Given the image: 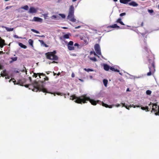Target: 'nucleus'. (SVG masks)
Wrapping results in <instances>:
<instances>
[{"label": "nucleus", "instance_id": "f8f14e48", "mask_svg": "<svg viewBox=\"0 0 159 159\" xmlns=\"http://www.w3.org/2000/svg\"><path fill=\"white\" fill-rule=\"evenodd\" d=\"M33 20L35 21L42 22L43 21L42 19L36 17H34L33 18Z\"/></svg>", "mask_w": 159, "mask_h": 159}, {"label": "nucleus", "instance_id": "0e129e2a", "mask_svg": "<svg viewBox=\"0 0 159 159\" xmlns=\"http://www.w3.org/2000/svg\"><path fill=\"white\" fill-rule=\"evenodd\" d=\"M120 106V104H118L117 106H117V107H119V106Z\"/></svg>", "mask_w": 159, "mask_h": 159}, {"label": "nucleus", "instance_id": "338daca9", "mask_svg": "<svg viewBox=\"0 0 159 159\" xmlns=\"http://www.w3.org/2000/svg\"><path fill=\"white\" fill-rule=\"evenodd\" d=\"M114 2H117L118 0H113Z\"/></svg>", "mask_w": 159, "mask_h": 159}, {"label": "nucleus", "instance_id": "052dcab7", "mask_svg": "<svg viewBox=\"0 0 159 159\" xmlns=\"http://www.w3.org/2000/svg\"><path fill=\"white\" fill-rule=\"evenodd\" d=\"M57 63V62H56V61H53L52 62V63Z\"/></svg>", "mask_w": 159, "mask_h": 159}, {"label": "nucleus", "instance_id": "20e7f679", "mask_svg": "<svg viewBox=\"0 0 159 159\" xmlns=\"http://www.w3.org/2000/svg\"><path fill=\"white\" fill-rule=\"evenodd\" d=\"M56 52L54 51L52 52H48L45 53V55L47 59L54 61H57L58 60V57L56 55Z\"/></svg>", "mask_w": 159, "mask_h": 159}, {"label": "nucleus", "instance_id": "f3484780", "mask_svg": "<svg viewBox=\"0 0 159 159\" xmlns=\"http://www.w3.org/2000/svg\"><path fill=\"white\" fill-rule=\"evenodd\" d=\"M107 28H119L120 27L118 26L117 24H114L111 25H110L107 27Z\"/></svg>", "mask_w": 159, "mask_h": 159}, {"label": "nucleus", "instance_id": "ddd939ff", "mask_svg": "<svg viewBox=\"0 0 159 159\" xmlns=\"http://www.w3.org/2000/svg\"><path fill=\"white\" fill-rule=\"evenodd\" d=\"M1 75L3 77L4 76H7V74L6 73V70H4L2 71V72H1Z\"/></svg>", "mask_w": 159, "mask_h": 159}, {"label": "nucleus", "instance_id": "f03ea898", "mask_svg": "<svg viewBox=\"0 0 159 159\" xmlns=\"http://www.w3.org/2000/svg\"><path fill=\"white\" fill-rule=\"evenodd\" d=\"M70 99L74 100L75 99V102L77 103H85L87 101H89L91 104L93 105H96L97 103L99 104L100 101H96L93 99H90V98L87 96L86 94H84L79 97H76L75 95H73L70 96Z\"/></svg>", "mask_w": 159, "mask_h": 159}, {"label": "nucleus", "instance_id": "c9c22d12", "mask_svg": "<svg viewBox=\"0 0 159 159\" xmlns=\"http://www.w3.org/2000/svg\"><path fill=\"white\" fill-rule=\"evenodd\" d=\"M59 15L62 18H65L66 17L65 15L62 14H60Z\"/></svg>", "mask_w": 159, "mask_h": 159}, {"label": "nucleus", "instance_id": "6e6d98bb", "mask_svg": "<svg viewBox=\"0 0 159 159\" xmlns=\"http://www.w3.org/2000/svg\"><path fill=\"white\" fill-rule=\"evenodd\" d=\"M143 22H142V23H141V26H143Z\"/></svg>", "mask_w": 159, "mask_h": 159}, {"label": "nucleus", "instance_id": "6ab92c4d", "mask_svg": "<svg viewBox=\"0 0 159 159\" xmlns=\"http://www.w3.org/2000/svg\"><path fill=\"white\" fill-rule=\"evenodd\" d=\"M116 23H119L121 25H125L124 23L121 21V19L120 18H118L116 21Z\"/></svg>", "mask_w": 159, "mask_h": 159}, {"label": "nucleus", "instance_id": "423d86ee", "mask_svg": "<svg viewBox=\"0 0 159 159\" xmlns=\"http://www.w3.org/2000/svg\"><path fill=\"white\" fill-rule=\"evenodd\" d=\"M148 68L149 69V71L148 72L147 74L148 76H150L153 74L155 70V63L154 61H152L151 64H149L148 65Z\"/></svg>", "mask_w": 159, "mask_h": 159}, {"label": "nucleus", "instance_id": "37998d69", "mask_svg": "<svg viewBox=\"0 0 159 159\" xmlns=\"http://www.w3.org/2000/svg\"><path fill=\"white\" fill-rule=\"evenodd\" d=\"M12 7V6H7V7L6 8H5V9L6 10H7L9 8H11V7Z\"/></svg>", "mask_w": 159, "mask_h": 159}, {"label": "nucleus", "instance_id": "a18cd8bd", "mask_svg": "<svg viewBox=\"0 0 159 159\" xmlns=\"http://www.w3.org/2000/svg\"><path fill=\"white\" fill-rule=\"evenodd\" d=\"M57 17V16L55 15H53L52 17V19H55Z\"/></svg>", "mask_w": 159, "mask_h": 159}, {"label": "nucleus", "instance_id": "5701e85b", "mask_svg": "<svg viewBox=\"0 0 159 159\" xmlns=\"http://www.w3.org/2000/svg\"><path fill=\"white\" fill-rule=\"evenodd\" d=\"M19 45L20 47L22 48L25 49L27 48V46H26L21 43H19Z\"/></svg>", "mask_w": 159, "mask_h": 159}, {"label": "nucleus", "instance_id": "c756f323", "mask_svg": "<svg viewBox=\"0 0 159 159\" xmlns=\"http://www.w3.org/2000/svg\"><path fill=\"white\" fill-rule=\"evenodd\" d=\"M122 104L123 105V107H125V108L128 109H129V106H128L126 105H125V103H122ZM130 107H131V106H130Z\"/></svg>", "mask_w": 159, "mask_h": 159}, {"label": "nucleus", "instance_id": "1a4fd4ad", "mask_svg": "<svg viewBox=\"0 0 159 159\" xmlns=\"http://www.w3.org/2000/svg\"><path fill=\"white\" fill-rule=\"evenodd\" d=\"M74 42L72 41H70L67 44V47L69 50L71 51L75 50V47L73 46Z\"/></svg>", "mask_w": 159, "mask_h": 159}, {"label": "nucleus", "instance_id": "79ce46f5", "mask_svg": "<svg viewBox=\"0 0 159 159\" xmlns=\"http://www.w3.org/2000/svg\"><path fill=\"white\" fill-rule=\"evenodd\" d=\"M43 16H44V17L45 19L47 18V17L48 16V14H44L43 15Z\"/></svg>", "mask_w": 159, "mask_h": 159}, {"label": "nucleus", "instance_id": "864d4df0", "mask_svg": "<svg viewBox=\"0 0 159 159\" xmlns=\"http://www.w3.org/2000/svg\"><path fill=\"white\" fill-rule=\"evenodd\" d=\"M47 74L48 75L50 73V71H47L46 72Z\"/></svg>", "mask_w": 159, "mask_h": 159}, {"label": "nucleus", "instance_id": "a211bd4d", "mask_svg": "<svg viewBox=\"0 0 159 159\" xmlns=\"http://www.w3.org/2000/svg\"><path fill=\"white\" fill-rule=\"evenodd\" d=\"M5 43V41L4 40L1 39L0 40V47L1 48H2Z\"/></svg>", "mask_w": 159, "mask_h": 159}, {"label": "nucleus", "instance_id": "b1692460", "mask_svg": "<svg viewBox=\"0 0 159 159\" xmlns=\"http://www.w3.org/2000/svg\"><path fill=\"white\" fill-rule=\"evenodd\" d=\"M70 35V34H66L64 35L63 36V38L64 39H68L69 38V35Z\"/></svg>", "mask_w": 159, "mask_h": 159}, {"label": "nucleus", "instance_id": "49530a36", "mask_svg": "<svg viewBox=\"0 0 159 159\" xmlns=\"http://www.w3.org/2000/svg\"><path fill=\"white\" fill-rule=\"evenodd\" d=\"M75 74L74 73H72L71 74V77L72 78H73L75 77Z\"/></svg>", "mask_w": 159, "mask_h": 159}, {"label": "nucleus", "instance_id": "603ef678", "mask_svg": "<svg viewBox=\"0 0 159 159\" xmlns=\"http://www.w3.org/2000/svg\"><path fill=\"white\" fill-rule=\"evenodd\" d=\"M112 107V105H109V106L108 107H109V108H111Z\"/></svg>", "mask_w": 159, "mask_h": 159}, {"label": "nucleus", "instance_id": "f704fd0d", "mask_svg": "<svg viewBox=\"0 0 159 159\" xmlns=\"http://www.w3.org/2000/svg\"><path fill=\"white\" fill-rule=\"evenodd\" d=\"M146 93L147 95H150L152 93V91L150 90H147Z\"/></svg>", "mask_w": 159, "mask_h": 159}, {"label": "nucleus", "instance_id": "7ed1b4c3", "mask_svg": "<svg viewBox=\"0 0 159 159\" xmlns=\"http://www.w3.org/2000/svg\"><path fill=\"white\" fill-rule=\"evenodd\" d=\"M74 8L73 5L70 6L67 19L73 22H76V20L74 18Z\"/></svg>", "mask_w": 159, "mask_h": 159}, {"label": "nucleus", "instance_id": "4468645a", "mask_svg": "<svg viewBox=\"0 0 159 159\" xmlns=\"http://www.w3.org/2000/svg\"><path fill=\"white\" fill-rule=\"evenodd\" d=\"M128 4L129 5L133 7H136L138 5V4L134 1H132L131 2L129 3Z\"/></svg>", "mask_w": 159, "mask_h": 159}, {"label": "nucleus", "instance_id": "c03bdc74", "mask_svg": "<svg viewBox=\"0 0 159 159\" xmlns=\"http://www.w3.org/2000/svg\"><path fill=\"white\" fill-rule=\"evenodd\" d=\"M14 37L16 38H20L22 39V38L20 37H19L17 35H15L14 36Z\"/></svg>", "mask_w": 159, "mask_h": 159}, {"label": "nucleus", "instance_id": "3c124183", "mask_svg": "<svg viewBox=\"0 0 159 159\" xmlns=\"http://www.w3.org/2000/svg\"><path fill=\"white\" fill-rule=\"evenodd\" d=\"M93 53L94 55H96V53L94 52H91V54Z\"/></svg>", "mask_w": 159, "mask_h": 159}, {"label": "nucleus", "instance_id": "4d7b16f0", "mask_svg": "<svg viewBox=\"0 0 159 159\" xmlns=\"http://www.w3.org/2000/svg\"><path fill=\"white\" fill-rule=\"evenodd\" d=\"M29 79L30 80V81H31V80H32L31 77H29Z\"/></svg>", "mask_w": 159, "mask_h": 159}, {"label": "nucleus", "instance_id": "680f3d73", "mask_svg": "<svg viewBox=\"0 0 159 159\" xmlns=\"http://www.w3.org/2000/svg\"><path fill=\"white\" fill-rule=\"evenodd\" d=\"M3 53V52L2 51H0V54H2Z\"/></svg>", "mask_w": 159, "mask_h": 159}, {"label": "nucleus", "instance_id": "39448f33", "mask_svg": "<svg viewBox=\"0 0 159 159\" xmlns=\"http://www.w3.org/2000/svg\"><path fill=\"white\" fill-rule=\"evenodd\" d=\"M38 75H39V78L40 79L41 78V76L44 77V78H43V80L40 81V82H41V83L42 84L44 83L45 81H48L49 80V78L47 76H46L45 74H44L43 73H34L33 76L36 78L37 77Z\"/></svg>", "mask_w": 159, "mask_h": 159}, {"label": "nucleus", "instance_id": "774afa93", "mask_svg": "<svg viewBox=\"0 0 159 159\" xmlns=\"http://www.w3.org/2000/svg\"><path fill=\"white\" fill-rule=\"evenodd\" d=\"M56 75V74L54 73V75Z\"/></svg>", "mask_w": 159, "mask_h": 159}, {"label": "nucleus", "instance_id": "8fccbe9b", "mask_svg": "<svg viewBox=\"0 0 159 159\" xmlns=\"http://www.w3.org/2000/svg\"><path fill=\"white\" fill-rule=\"evenodd\" d=\"M44 46L46 47H48V46L46 44H45V43L43 45Z\"/></svg>", "mask_w": 159, "mask_h": 159}, {"label": "nucleus", "instance_id": "e433bc0d", "mask_svg": "<svg viewBox=\"0 0 159 159\" xmlns=\"http://www.w3.org/2000/svg\"><path fill=\"white\" fill-rule=\"evenodd\" d=\"M126 15V13L125 12L122 13L120 14V16H122Z\"/></svg>", "mask_w": 159, "mask_h": 159}, {"label": "nucleus", "instance_id": "9d476101", "mask_svg": "<svg viewBox=\"0 0 159 159\" xmlns=\"http://www.w3.org/2000/svg\"><path fill=\"white\" fill-rule=\"evenodd\" d=\"M94 49L96 53L99 55H101V49L100 46L98 44H96L94 45Z\"/></svg>", "mask_w": 159, "mask_h": 159}, {"label": "nucleus", "instance_id": "13d9d810", "mask_svg": "<svg viewBox=\"0 0 159 159\" xmlns=\"http://www.w3.org/2000/svg\"><path fill=\"white\" fill-rule=\"evenodd\" d=\"M62 28H63V29H67V27H62Z\"/></svg>", "mask_w": 159, "mask_h": 159}, {"label": "nucleus", "instance_id": "5fc2aeb1", "mask_svg": "<svg viewBox=\"0 0 159 159\" xmlns=\"http://www.w3.org/2000/svg\"><path fill=\"white\" fill-rule=\"evenodd\" d=\"M80 26H78V27H75V29H78V28H80Z\"/></svg>", "mask_w": 159, "mask_h": 159}, {"label": "nucleus", "instance_id": "412c9836", "mask_svg": "<svg viewBox=\"0 0 159 159\" xmlns=\"http://www.w3.org/2000/svg\"><path fill=\"white\" fill-rule=\"evenodd\" d=\"M110 70H111L112 71H114L117 72H120V70H117V69H115L113 67H110Z\"/></svg>", "mask_w": 159, "mask_h": 159}, {"label": "nucleus", "instance_id": "bf43d9fd", "mask_svg": "<svg viewBox=\"0 0 159 159\" xmlns=\"http://www.w3.org/2000/svg\"><path fill=\"white\" fill-rule=\"evenodd\" d=\"M60 74V72H59L58 74H57V75H59Z\"/></svg>", "mask_w": 159, "mask_h": 159}, {"label": "nucleus", "instance_id": "0eeeda50", "mask_svg": "<svg viewBox=\"0 0 159 159\" xmlns=\"http://www.w3.org/2000/svg\"><path fill=\"white\" fill-rule=\"evenodd\" d=\"M152 110L155 112V114L156 115H159V106L157 108V105L156 104L152 105Z\"/></svg>", "mask_w": 159, "mask_h": 159}, {"label": "nucleus", "instance_id": "473e14b6", "mask_svg": "<svg viewBox=\"0 0 159 159\" xmlns=\"http://www.w3.org/2000/svg\"><path fill=\"white\" fill-rule=\"evenodd\" d=\"M11 59H12V61H11V62L15 61H16L17 60V57H12V58H11Z\"/></svg>", "mask_w": 159, "mask_h": 159}, {"label": "nucleus", "instance_id": "e2e57ef3", "mask_svg": "<svg viewBox=\"0 0 159 159\" xmlns=\"http://www.w3.org/2000/svg\"><path fill=\"white\" fill-rule=\"evenodd\" d=\"M76 0H72V1L73 2H75V1H76Z\"/></svg>", "mask_w": 159, "mask_h": 159}, {"label": "nucleus", "instance_id": "f257e3e1", "mask_svg": "<svg viewBox=\"0 0 159 159\" xmlns=\"http://www.w3.org/2000/svg\"><path fill=\"white\" fill-rule=\"evenodd\" d=\"M26 88H29V89H31L34 92H37L38 91H42L43 93H49L51 94H53L55 96V94L58 95L62 96V93H53L48 91L47 90L43 87V86L42 84L40 85L39 82L34 81V83L31 84H26L24 85Z\"/></svg>", "mask_w": 159, "mask_h": 159}, {"label": "nucleus", "instance_id": "4c0bfd02", "mask_svg": "<svg viewBox=\"0 0 159 159\" xmlns=\"http://www.w3.org/2000/svg\"><path fill=\"white\" fill-rule=\"evenodd\" d=\"M39 41L42 44L44 45V44L45 43H44V41L43 40H39Z\"/></svg>", "mask_w": 159, "mask_h": 159}, {"label": "nucleus", "instance_id": "a878e982", "mask_svg": "<svg viewBox=\"0 0 159 159\" xmlns=\"http://www.w3.org/2000/svg\"><path fill=\"white\" fill-rule=\"evenodd\" d=\"M141 109L143 110H147L146 111H149V110H148L149 108L148 107H142L141 106Z\"/></svg>", "mask_w": 159, "mask_h": 159}, {"label": "nucleus", "instance_id": "dca6fc26", "mask_svg": "<svg viewBox=\"0 0 159 159\" xmlns=\"http://www.w3.org/2000/svg\"><path fill=\"white\" fill-rule=\"evenodd\" d=\"M131 1V0H120V3L124 4H126L128 3L129 2Z\"/></svg>", "mask_w": 159, "mask_h": 159}, {"label": "nucleus", "instance_id": "c85d7f7f", "mask_svg": "<svg viewBox=\"0 0 159 159\" xmlns=\"http://www.w3.org/2000/svg\"><path fill=\"white\" fill-rule=\"evenodd\" d=\"M29 7L27 5H25L21 7V8L25 10H28Z\"/></svg>", "mask_w": 159, "mask_h": 159}, {"label": "nucleus", "instance_id": "393cba45", "mask_svg": "<svg viewBox=\"0 0 159 159\" xmlns=\"http://www.w3.org/2000/svg\"><path fill=\"white\" fill-rule=\"evenodd\" d=\"M103 83L105 87H107L108 83V80L106 79H104L103 80Z\"/></svg>", "mask_w": 159, "mask_h": 159}, {"label": "nucleus", "instance_id": "2eb2a0df", "mask_svg": "<svg viewBox=\"0 0 159 159\" xmlns=\"http://www.w3.org/2000/svg\"><path fill=\"white\" fill-rule=\"evenodd\" d=\"M103 67L105 70L108 71L110 69V66L107 64H104Z\"/></svg>", "mask_w": 159, "mask_h": 159}, {"label": "nucleus", "instance_id": "7c9ffc66", "mask_svg": "<svg viewBox=\"0 0 159 159\" xmlns=\"http://www.w3.org/2000/svg\"><path fill=\"white\" fill-rule=\"evenodd\" d=\"M21 71L23 72H26V74H27V71L26 70L25 67L24 66H23V69L21 70Z\"/></svg>", "mask_w": 159, "mask_h": 159}, {"label": "nucleus", "instance_id": "4be33fe9", "mask_svg": "<svg viewBox=\"0 0 159 159\" xmlns=\"http://www.w3.org/2000/svg\"><path fill=\"white\" fill-rule=\"evenodd\" d=\"M99 104L100 105L101 104L103 106L105 107H108L109 106V105L104 103L103 102L100 101Z\"/></svg>", "mask_w": 159, "mask_h": 159}, {"label": "nucleus", "instance_id": "69168bd1", "mask_svg": "<svg viewBox=\"0 0 159 159\" xmlns=\"http://www.w3.org/2000/svg\"><path fill=\"white\" fill-rule=\"evenodd\" d=\"M127 91H129V88H128L126 90Z\"/></svg>", "mask_w": 159, "mask_h": 159}, {"label": "nucleus", "instance_id": "a19ab883", "mask_svg": "<svg viewBox=\"0 0 159 159\" xmlns=\"http://www.w3.org/2000/svg\"><path fill=\"white\" fill-rule=\"evenodd\" d=\"M154 104L151 103V102H150V103L149 104V106H150V108H149L148 109H151V107H152V105H153Z\"/></svg>", "mask_w": 159, "mask_h": 159}, {"label": "nucleus", "instance_id": "6e6552de", "mask_svg": "<svg viewBox=\"0 0 159 159\" xmlns=\"http://www.w3.org/2000/svg\"><path fill=\"white\" fill-rule=\"evenodd\" d=\"M25 80L24 78H23L18 80L17 83H16V80L13 81V82L14 83V84H19L20 85L22 86L24 85V84L25 82Z\"/></svg>", "mask_w": 159, "mask_h": 159}, {"label": "nucleus", "instance_id": "2f4dec72", "mask_svg": "<svg viewBox=\"0 0 159 159\" xmlns=\"http://www.w3.org/2000/svg\"><path fill=\"white\" fill-rule=\"evenodd\" d=\"M90 59L94 61H97V59L95 57H91Z\"/></svg>", "mask_w": 159, "mask_h": 159}, {"label": "nucleus", "instance_id": "bb28decb", "mask_svg": "<svg viewBox=\"0 0 159 159\" xmlns=\"http://www.w3.org/2000/svg\"><path fill=\"white\" fill-rule=\"evenodd\" d=\"M29 44L32 47H33V41L32 39H30L28 41Z\"/></svg>", "mask_w": 159, "mask_h": 159}, {"label": "nucleus", "instance_id": "72a5a7b5", "mask_svg": "<svg viewBox=\"0 0 159 159\" xmlns=\"http://www.w3.org/2000/svg\"><path fill=\"white\" fill-rule=\"evenodd\" d=\"M31 30L36 33H37V34L39 33V31H37L35 30H34V29H32Z\"/></svg>", "mask_w": 159, "mask_h": 159}, {"label": "nucleus", "instance_id": "09e8293b", "mask_svg": "<svg viewBox=\"0 0 159 159\" xmlns=\"http://www.w3.org/2000/svg\"><path fill=\"white\" fill-rule=\"evenodd\" d=\"M5 79H10V77L8 76V75H7V76H5Z\"/></svg>", "mask_w": 159, "mask_h": 159}, {"label": "nucleus", "instance_id": "58836bf2", "mask_svg": "<svg viewBox=\"0 0 159 159\" xmlns=\"http://www.w3.org/2000/svg\"><path fill=\"white\" fill-rule=\"evenodd\" d=\"M148 12L150 13H152L153 12V11L152 10H148Z\"/></svg>", "mask_w": 159, "mask_h": 159}, {"label": "nucleus", "instance_id": "de8ad7c7", "mask_svg": "<svg viewBox=\"0 0 159 159\" xmlns=\"http://www.w3.org/2000/svg\"><path fill=\"white\" fill-rule=\"evenodd\" d=\"M37 36L39 37H45L44 35H42L41 36L39 35H37Z\"/></svg>", "mask_w": 159, "mask_h": 159}, {"label": "nucleus", "instance_id": "ea45409f", "mask_svg": "<svg viewBox=\"0 0 159 159\" xmlns=\"http://www.w3.org/2000/svg\"><path fill=\"white\" fill-rule=\"evenodd\" d=\"M74 46H77V47H79V45L77 43H75V44H73Z\"/></svg>", "mask_w": 159, "mask_h": 159}, {"label": "nucleus", "instance_id": "9b49d317", "mask_svg": "<svg viewBox=\"0 0 159 159\" xmlns=\"http://www.w3.org/2000/svg\"><path fill=\"white\" fill-rule=\"evenodd\" d=\"M37 11V9H36L33 7H31L29 9V12L30 13H36Z\"/></svg>", "mask_w": 159, "mask_h": 159}, {"label": "nucleus", "instance_id": "aec40b11", "mask_svg": "<svg viewBox=\"0 0 159 159\" xmlns=\"http://www.w3.org/2000/svg\"><path fill=\"white\" fill-rule=\"evenodd\" d=\"M2 27L5 28V29L7 31H11L13 30V28H9L7 27L3 26Z\"/></svg>", "mask_w": 159, "mask_h": 159}, {"label": "nucleus", "instance_id": "cd10ccee", "mask_svg": "<svg viewBox=\"0 0 159 159\" xmlns=\"http://www.w3.org/2000/svg\"><path fill=\"white\" fill-rule=\"evenodd\" d=\"M84 70L87 72L93 71V70H92V69H90L89 68V69L84 68Z\"/></svg>", "mask_w": 159, "mask_h": 159}]
</instances>
